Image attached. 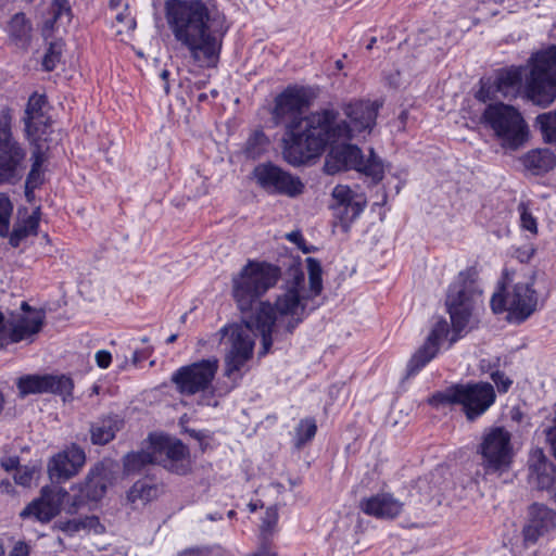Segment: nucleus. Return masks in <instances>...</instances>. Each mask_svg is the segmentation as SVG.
<instances>
[{
    "label": "nucleus",
    "instance_id": "obj_24",
    "mask_svg": "<svg viewBox=\"0 0 556 556\" xmlns=\"http://www.w3.org/2000/svg\"><path fill=\"white\" fill-rule=\"evenodd\" d=\"M529 480L538 489H552L556 482V470L542 448H533L529 456Z\"/></svg>",
    "mask_w": 556,
    "mask_h": 556
},
{
    "label": "nucleus",
    "instance_id": "obj_25",
    "mask_svg": "<svg viewBox=\"0 0 556 556\" xmlns=\"http://www.w3.org/2000/svg\"><path fill=\"white\" fill-rule=\"evenodd\" d=\"M404 504L390 493H379L364 498L359 507L363 513L381 519H393L403 510Z\"/></svg>",
    "mask_w": 556,
    "mask_h": 556
},
{
    "label": "nucleus",
    "instance_id": "obj_46",
    "mask_svg": "<svg viewBox=\"0 0 556 556\" xmlns=\"http://www.w3.org/2000/svg\"><path fill=\"white\" fill-rule=\"evenodd\" d=\"M163 467L173 473L186 475L191 469L189 454L174 460H168V463H164Z\"/></svg>",
    "mask_w": 556,
    "mask_h": 556
},
{
    "label": "nucleus",
    "instance_id": "obj_43",
    "mask_svg": "<svg viewBox=\"0 0 556 556\" xmlns=\"http://www.w3.org/2000/svg\"><path fill=\"white\" fill-rule=\"evenodd\" d=\"M62 52H63V42L62 41L51 42L43 59H42L43 68L48 72L53 71L61 61Z\"/></svg>",
    "mask_w": 556,
    "mask_h": 556
},
{
    "label": "nucleus",
    "instance_id": "obj_28",
    "mask_svg": "<svg viewBox=\"0 0 556 556\" xmlns=\"http://www.w3.org/2000/svg\"><path fill=\"white\" fill-rule=\"evenodd\" d=\"M122 427V420L117 416H108L91 426V441L93 444L103 445L115 438Z\"/></svg>",
    "mask_w": 556,
    "mask_h": 556
},
{
    "label": "nucleus",
    "instance_id": "obj_29",
    "mask_svg": "<svg viewBox=\"0 0 556 556\" xmlns=\"http://www.w3.org/2000/svg\"><path fill=\"white\" fill-rule=\"evenodd\" d=\"M31 151V167L27 175L25 188L27 193L34 192L43 182V174L41 167L46 161V150L43 143L30 144Z\"/></svg>",
    "mask_w": 556,
    "mask_h": 556
},
{
    "label": "nucleus",
    "instance_id": "obj_52",
    "mask_svg": "<svg viewBox=\"0 0 556 556\" xmlns=\"http://www.w3.org/2000/svg\"><path fill=\"white\" fill-rule=\"evenodd\" d=\"M96 363L100 368H108L112 362V355L106 350H100L96 353Z\"/></svg>",
    "mask_w": 556,
    "mask_h": 556
},
{
    "label": "nucleus",
    "instance_id": "obj_37",
    "mask_svg": "<svg viewBox=\"0 0 556 556\" xmlns=\"http://www.w3.org/2000/svg\"><path fill=\"white\" fill-rule=\"evenodd\" d=\"M73 388L74 383L70 377L47 375V392L59 394L64 401L72 397Z\"/></svg>",
    "mask_w": 556,
    "mask_h": 556
},
{
    "label": "nucleus",
    "instance_id": "obj_9",
    "mask_svg": "<svg viewBox=\"0 0 556 556\" xmlns=\"http://www.w3.org/2000/svg\"><path fill=\"white\" fill-rule=\"evenodd\" d=\"M511 433L505 427L486 428L481 437L477 453L481 456V467L485 475H503L511 468L515 452Z\"/></svg>",
    "mask_w": 556,
    "mask_h": 556
},
{
    "label": "nucleus",
    "instance_id": "obj_55",
    "mask_svg": "<svg viewBox=\"0 0 556 556\" xmlns=\"http://www.w3.org/2000/svg\"><path fill=\"white\" fill-rule=\"evenodd\" d=\"M1 466L7 470H17L20 468L18 466V458L17 457H8L1 462Z\"/></svg>",
    "mask_w": 556,
    "mask_h": 556
},
{
    "label": "nucleus",
    "instance_id": "obj_11",
    "mask_svg": "<svg viewBox=\"0 0 556 556\" xmlns=\"http://www.w3.org/2000/svg\"><path fill=\"white\" fill-rule=\"evenodd\" d=\"M9 109L0 111V185L14 184L26 169L27 150L12 134Z\"/></svg>",
    "mask_w": 556,
    "mask_h": 556
},
{
    "label": "nucleus",
    "instance_id": "obj_18",
    "mask_svg": "<svg viewBox=\"0 0 556 556\" xmlns=\"http://www.w3.org/2000/svg\"><path fill=\"white\" fill-rule=\"evenodd\" d=\"M48 101L45 94L34 93L29 97L25 112V137L30 144L43 143L51 130V118L47 113Z\"/></svg>",
    "mask_w": 556,
    "mask_h": 556
},
{
    "label": "nucleus",
    "instance_id": "obj_14",
    "mask_svg": "<svg viewBox=\"0 0 556 556\" xmlns=\"http://www.w3.org/2000/svg\"><path fill=\"white\" fill-rule=\"evenodd\" d=\"M379 106L376 101L371 102L369 100H359L349 103L344 109V113L350 121L349 123L339 121V114L334 111L331 130H337V128L341 129L343 127L344 131H342V134L333 131V136L331 135L329 138L328 144L340 140H350L365 132L369 134L376 124Z\"/></svg>",
    "mask_w": 556,
    "mask_h": 556
},
{
    "label": "nucleus",
    "instance_id": "obj_54",
    "mask_svg": "<svg viewBox=\"0 0 556 556\" xmlns=\"http://www.w3.org/2000/svg\"><path fill=\"white\" fill-rule=\"evenodd\" d=\"M28 546L24 542H17L10 552L9 556H28Z\"/></svg>",
    "mask_w": 556,
    "mask_h": 556
},
{
    "label": "nucleus",
    "instance_id": "obj_50",
    "mask_svg": "<svg viewBox=\"0 0 556 556\" xmlns=\"http://www.w3.org/2000/svg\"><path fill=\"white\" fill-rule=\"evenodd\" d=\"M491 378L492 380L494 381V383L496 384L498 391L501 392H506L510 384H511V380L508 379L503 372L501 371H494L492 375H491Z\"/></svg>",
    "mask_w": 556,
    "mask_h": 556
},
{
    "label": "nucleus",
    "instance_id": "obj_62",
    "mask_svg": "<svg viewBox=\"0 0 556 556\" xmlns=\"http://www.w3.org/2000/svg\"><path fill=\"white\" fill-rule=\"evenodd\" d=\"M336 68L342 70L343 68V62L341 60L336 61Z\"/></svg>",
    "mask_w": 556,
    "mask_h": 556
},
{
    "label": "nucleus",
    "instance_id": "obj_38",
    "mask_svg": "<svg viewBox=\"0 0 556 556\" xmlns=\"http://www.w3.org/2000/svg\"><path fill=\"white\" fill-rule=\"evenodd\" d=\"M317 432V425L313 418H305L300 420L295 428L294 433V445L296 448L303 447L309 442Z\"/></svg>",
    "mask_w": 556,
    "mask_h": 556
},
{
    "label": "nucleus",
    "instance_id": "obj_47",
    "mask_svg": "<svg viewBox=\"0 0 556 556\" xmlns=\"http://www.w3.org/2000/svg\"><path fill=\"white\" fill-rule=\"evenodd\" d=\"M34 473H35L34 467L22 466V467L17 468L13 478H14L15 483L23 485V486H29L33 481Z\"/></svg>",
    "mask_w": 556,
    "mask_h": 556
},
{
    "label": "nucleus",
    "instance_id": "obj_61",
    "mask_svg": "<svg viewBox=\"0 0 556 556\" xmlns=\"http://www.w3.org/2000/svg\"><path fill=\"white\" fill-rule=\"evenodd\" d=\"M176 339H177V334H170V336L167 338L166 342H167V343H174V342L176 341Z\"/></svg>",
    "mask_w": 556,
    "mask_h": 556
},
{
    "label": "nucleus",
    "instance_id": "obj_33",
    "mask_svg": "<svg viewBox=\"0 0 556 556\" xmlns=\"http://www.w3.org/2000/svg\"><path fill=\"white\" fill-rule=\"evenodd\" d=\"M188 448L180 441H173L167 437L160 435V463L162 466L168 460H174L188 455Z\"/></svg>",
    "mask_w": 556,
    "mask_h": 556
},
{
    "label": "nucleus",
    "instance_id": "obj_5",
    "mask_svg": "<svg viewBox=\"0 0 556 556\" xmlns=\"http://www.w3.org/2000/svg\"><path fill=\"white\" fill-rule=\"evenodd\" d=\"M279 277V267L266 262L248 261L231 279L232 296L240 312L249 313L253 305L277 283Z\"/></svg>",
    "mask_w": 556,
    "mask_h": 556
},
{
    "label": "nucleus",
    "instance_id": "obj_4",
    "mask_svg": "<svg viewBox=\"0 0 556 556\" xmlns=\"http://www.w3.org/2000/svg\"><path fill=\"white\" fill-rule=\"evenodd\" d=\"M533 285V277L518 279L515 273L505 269L490 301L492 311L495 314L507 312L510 323L526 321L539 306V295Z\"/></svg>",
    "mask_w": 556,
    "mask_h": 556
},
{
    "label": "nucleus",
    "instance_id": "obj_23",
    "mask_svg": "<svg viewBox=\"0 0 556 556\" xmlns=\"http://www.w3.org/2000/svg\"><path fill=\"white\" fill-rule=\"evenodd\" d=\"M448 334V324L441 318L435 323L425 344L412 356L407 365L408 375H415L438 353L440 342Z\"/></svg>",
    "mask_w": 556,
    "mask_h": 556
},
{
    "label": "nucleus",
    "instance_id": "obj_59",
    "mask_svg": "<svg viewBox=\"0 0 556 556\" xmlns=\"http://www.w3.org/2000/svg\"><path fill=\"white\" fill-rule=\"evenodd\" d=\"M220 519H223L222 514H219V513H211V514H207L204 519H200L199 521L200 522H203L204 520L217 521V520H220Z\"/></svg>",
    "mask_w": 556,
    "mask_h": 556
},
{
    "label": "nucleus",
    "instance_id": "obj_6",
    "mask_svg": "<svg viewBox=\"0 0 556 556\" xmlns=\"http://www.w3.org/2000/svg\"><path fill=\"white\" fill-rule=\"evenodd\" d=\"M501 147L516 151L529 140V127L521 113L513 105L496 101L490 103L481 116Z\"/></svg>",
    "mask_w": 556,
    "mask_h": 556
},
{
    "label": "nucleus",
    "instance_id": "obj_45",
    "mask_svg": "<svg viewBox=\"0 0 556 556\" xmlns=\"http://www.w3.org/2000/svg\"><path fill=\"white\" fill-rule=\"evenodd\" d=\"M177 556H232L220 546L212 547H190L180 552Z\"/></svg>",
    "mask_w": 556,
    "mask_h": 556
},
{
    "label": "nucleus",
    "instance_id": "obj_44",
    "mask_svg": "<svg viewBox=\"0 0 556 556\" xmlns=\"http://www.w3.org/2000/svg\"><path fill=\"white\" fill-rule=\"evenodd\" d=\"M518 212L520 214V227L522 230L529 231L532 236L538 235V222L533 214L530 212L525 202L518 204Z\"/></svg>",
    "mask_w": 556,
    "mask_h": 556
},
{
    "label": "nucleus",
    "instance_id": "obj_21",
    "mask_svg": "<svg viewBox=\"0 0 556 556\" xmlns=\"http://www.w3.org/2000/svg\"><path fill=\"white\" fill-rule=\"evenodd\" d=\"M85 463V451L77 444H72L50 459L48 472L51 479L68 480L79 472Z\"/></svg>",
    "mask_w": 556,
    "mask_h": 556
},
{
    "label": "nucleus",
    "instance_id": "obj_35",
    "mask_svg": "<svg viewBox=\"0 0 556 556\" xmlns=\"http://www.w3.org/2000/svg\"><path fill=\"white\" fill-rule=\"evenodd\" d=\"M529 520L534 521L539 530L545 533L555 526V514L544 505L534 504L530 507Z\"/></svg>",
    "mask_w": 556,
    "mask_h": 556
},
{
    "label": "nucleus",
    "instance_id": "obj_26",
    "mask_svg": "<svg viewBox=\"0 0 556 556\" xmlns=\"http://www.w3.org/2000/svg\"><path fill=\"white\" fill-rule=\"evenodd\" d=\"M160 463V434L149 437V445L140 452L129 453L124 458V468L128 473L140 472L148 464Z\"/></svg>",
    "mask_w": 556,
    "mask_h": 556
},
{
    "label": "nucleus",
    "instance_id": "obj_36",
    "mask_svg": "<svg viewBox=\"0 0 556 556\" xmlns=\"http://www.w3.org/2000/svg\"><path fill=\"white\" fill-rule=\"evenodd\" d=\"M17 388L22 396L36 393H47V375H27L17 381Z\"/></svg>",
    "mask_w": 556,
    "mask_h": 556
},
{
    "label": "nucleus",
    "instance_id": "obj_34",
    "mask_svg": "<svg viewBox=\"0 0 556 556\" xmlns=\"http://www.w3.org/2000/svg\"><path fill=\"white\" fill-rule=\"evenodd\" d=\"M534 126L540 130L545 143L556 144V109L539 114Z\"/></svg>",
    "mask_w": 556,
    "mask_h": 556
},
{
    "label": "nucleus",
    "instance_id": "obj_16",
    "mask_svg": "<svg viewBox=\"0 0 556 556\" xmlns=\"http://www.w3.org/2000/svg\"><path fill=\"white\" fill-rule=\"evenodd\" d=\"M71 495L64 488L58 485L43 486L41 496L30 502L20 514L22 519H34L42 523L53 519L63 506L66 507L72 503Z\"/></svg>",
    "mask_w": 556,
    "mask_h": 556
},
{
    "label": "nucleus",
    "instance_id": "obj_7",
    "mask_svg": "<svg viewBox=\"0 0 556 556\" xmlns=\"http://www.w3.org/2000/svg\"><path fill=\"white\" fill-rule=\"evenodd\" d=\"M494 388L489 382L454 384L434 393L428 402L432 406L460 405L469 421L482 416L495 402Z\"/></svg>",
    "mask_w": 556,
    "mask_h": 556
},
{
    "label": "nucleus",
    "instance_id": "obj_22",
    "mask_svg": "<svg viewBox=\"0 0 556 556\" xmlns=\"http://www.w3.org/2000/svg\"><path fill=\"white\" fill-rule=\"evenodd\" d=\"M521 83V75L516 70H506L498 73L495 81L489 84L481 83V87L476 97L479 101L486 102L502 98L515 97L518 93Z\"/></svg>",
    "mask_w": 556,
    "mask_h": 556
},
{
    "label": "nucleus",
    "instance_id": "obj_42",
    "mask_svg": "<svg viewBox=\"0 0 556 556\" xmlns=\"http://www.w3.org/2000/svg\"><path fill=\"white\" fill-rule=\"evenodd\" d=\"M13 211V204L9 197L0 193V236L7 237L10 231V219Z\"/></svg>",
    "mask_w": 556,
    "mask_h": 556
},
{
    "label": "nucleus",
    "instance_id": "obj_3",
    "mask_svg": "<svg viewBox=\"0 0 556 556\" xmlns=\"http://www.w3.org/2000/svg\"><path fill=\"white\" fill-rule=\"evenodd\" d=\"M164 13L175 41L202 68L219 61L225 28L214 0H166Z\"/></svg>",
    "mask_w": 556,
    "mask_h": 556
},
{
    "label": "nucleus",
    "instance_id": "obj_13",
    "mask_svg": "<svg viewBox=\"0 0 556 556\" xmlns=\"http://www.w3.org/2000/svg\"><path fill=\"white\" fill-rule=\"evenodd\" d=\"M527 83L528 97L538 105H548L556 98V46L538 52Z\"/></svg>",
    "mask_w": 556,
    "mask_h": 556
},
{
    "label": "nucleus",
    "instance_id": "obj_49",
    "mask_svg": "<svg viewBox=\"0 0 556 556\" xmlns=\"http://www.w3.org/2000/svg\"><path fill=\"white\" fill-rule=\"evenodd\" d=\"M523 539L527 544H534L541 535L544 533L539 530L535 526L534 521H528V523L523 528Z\"/></svg>",
    "mask_w": 556,
    "mask_h": 556
},
{
    "label": "nucleus",
    "instance_id": "obj_58",
    "mask_svg": "<svg viewBox=\"0 0 556 556\" xmlns=\"http://www.w3.org/2000/svg\"><path fill=\"white\" fill-rule=\"evenodd\" d=\"M147 358L144 352L135 351L132 354V364L136 366Z\"/></svg>",
    "mask_w": 556,
    "mask_h": 556
},
{
    "label": "nucleus",
    "instance_id": "obj_64",
    "mask_svg": "<svg viewBox=\"0 0 556 556\" xmlns=\"http://www.w3.org/2000/svg\"><path fill=\"white\" fill-rule=\"evenodd\" d=\"M375 42H376V38H371L370 42L367 46V49H371Z\"/></svg>",
    "mask_w": 556,
    "mask_h": 556
},
{
    "label": "nucleus",
    "instance_id": "obj_53",
    "mask_svg": "<svg viewBox=\"0 0 556 556\" xmlns=\"http://www.w3.org/2000/svg\"><path fill=\"white\" fill-rule=\"evenodd\" d=\"M4 315L0 312V349L9 343Z\"/></svg>",
    "mask_w": 556,
    "mask_h": 556
},
{
    "label": "nucleus",
    "instance_id": "obj_10",
    "mask_svg": "<svg viewBox=\"0 0 556 556\" xmlns=\"http://www.w3.org/2000/svg\"><path fill=\"white\" fill-rule=\"evenodd\" d=\"M217 370L218 359L212 357L181 366L172 375L170 380L179 394L190 396L202 393L200 404L215 407L218 402L214 399L213 392L207 395V391Z\"/></svg>",
    "mask_w": 556,
    "mask_h": 556
},
{
    "label": "nucleus",
    "instance_id": "obj_17",
    "mask_svg": "<svg viewBox=\"0 0 556 556\" xmlns=\"http://www.w3.org/2000/svg\"><path fill=\"white\" fill-rule=\"evenodd\" d=\"M45 320L46 312L43 309L31 307L27 302H22L20 309L12 313L5 321L9 341L12 343L33 342L41 331Z\"/></svg>",
    "mask_w": 556,
    "mask_h": 556
},
{
    "label": "nucleus",
    "instance_id": "obj_19",
    "mask_svg": "<svg viewBox=\"0 0 556 556\" xmlns=\"http://www.w3.org/2000/svg\"><path fill=\"white\" fill-rule=\"evenodd\" d=\"M108 488V479L103 465L94 466L88 473L84 483L71 488L73 492L72 503L66 507L67 514H76L89 502L101 500Z\"/></svg>",
    "mask_w": 556,
    "mask_h": 556
},
{
    "label": "nucleus",
    "instance_id": "obj_1",
    "mask_svg": "<svg viewBox=\"0 0 556 556\" xmlns=\"http://www.w3.org/2000/svg\"><path fill=\"white\" fill-rule=\"evenodd\" d=\"M308 286L304 273L290 268L282 292L275 305L260 303L254 313L244 316L241 324H232L219 330L225 345V375L237 381L248 371V363L253 356L255 331L262 337L261 355L269 352L273 334L281 330L291 333L316 308L315 299L323 291V268L318 260L306 258Z\"/></svg>",
    "mask_w": 556,
    "mask_h": 556
},
{
    "label": "nucleus",
    "instance_id": "obj_51",
    "mask_svg": "<svg viewBox=\"0 0 556 556\" xmlns=\"http://www.w3.org/2000/svg\"><path fill=\"white\" fill-rule=\"evenodd\" d=\"M535 249L533 245H527L523 248H518L515 252V256L521 262L527 263L529 262L532 256L534 255Z\"/></svg>",
    "mask_w": 556,
    "mask_h": 556
},
{
    "label": "nucleus",
    "instance_id": "obj_60",
    "mask_svg": "<svg viewBox=\"0 0 556 556\" xmlns=\"http://www.w3.org/2000/svg\"><path fill=\"white\" fill-rule=\"evenodd\" d=\"M287 238L290 241L295 242L299 238H301V235L299 232H291V233L287 235Z\"/></svg>",
    "mask_w": 556,
    "mask_h": 556
},
{
    "label": "nucleus",
    "instance_id": "obj_48",
    "mask_svg": "<svg viewBox=\"0 0 556 556\" xmlns=\"http://www.w3.org/2000/svg\"><path fill=\"white\" fill-rule=\"evenodd\" d=\"M278 521V510L276 507H268L262 521V533H270Z\"/></svg>",
    "mask_w": 556,
    "mask_h": 556
},
{
    "label": "nucleus",
    "instance_id": "obj_63",
    "mask_svg": "<svg viewBox=\"0 0 556 556\" xmlns=\"http://www.w3.org/2000/svg\"><path fill=\"white\" fill-rule=\"evenodd\" d=\"M249 508H250L251 511H255L257 509V504L250 503L249 504Z\"/></svg>",
    "mask_w": 556,
    "mask_h": 556
},
{
    "label": "nucleus",
    "instance_id": "obj_20",
    "mask_svg": "<svg viewBox=\"0 0 556 556\" xmlns=\"http://www.w3.org/2000/svg\"><path fill=\"white\" fill-rule=\"evenodd\" d=\"M331 210L333 215L348 227L359 216L366 205V198L363 193L354 191L346 185H338L331 192Z\"/></svg>",
    "mask_w": 556,
    "mask_h": 556
},
{
    "label": "nucleus",
    "instance_id": "obj_57",
    "mask_svg": "<svg viewBox=\"0 0 556 556\" xmlns=\"http://www.w3.org/2000/svg\"><path fill=\"white\" fill-rule=\"evenodd\" d=\"M161 79L164 81V91L165 93H169V84H168V77L169 72L167 70H163L160 75Z\"/></svg>",
    "mask_w": 556,
    "mask_h": 556
},
{
    "label": "nucleus",
    "instance_id": "obj_8",
    "mask_svg": "<svg viewBox=\"0 0 556 556\" xmlns=\"http://www.w3.org/2000/svg\"><path fill=\"white\" fill-rule=\"evenodd\" d=\"M482 303V289L477 280V271L472 268L460 271L446 298L447 312L456 334L467 328L472 313Z\"/></svg>",
    "mask_w": 556,
    "mask_h": 556
},
{
    "label": "nucleus",
    "instance_id": "obj_56",
    "mask_svg": "<svg viewBox=\"0 0 556 556\" xmlns=\"http://www.w3.org/2000/svg\"><path fill=\"white\" fill-rule=\"evenodd\" d=\"M250 556H277L276 552L271 551L269 546L262 545L255 553Z\"/></svg>",
    "mask_w": 556,
    "mask_h": 556
},
{
    "label": "nucleus",
    "instance_id": "obj_39",
    "mask_svg": "<svg viewBox=\"0 0 556 556\" xmlns=\"http://www.w3.org/2000/svg\"><path fill=\"white\" fill-rule=\"evenodd\" d=\"M156 495V488L148 484L146 481H137L130 488L128 492V500L132 503L137 501H141L142 503H147L151 501Z\"/></svg>",
    "mask_w": 556,
    "mask_h": 556
},
{
    "label": "nucleus",
    "instance_id": "obj_31",
    "mask_svg": "<svg viewBox=\"0 0 556 556\" xmlns=\"http://www.w3.org/2000/svg\"><path fill=\"white\" fill-rule=\"evenodd\" d=\"M51 18L45 22V30L65 28L72 21V9L67 0H53L51 3Z\"/></svg>",
    "mask_w": 556,
    "mask_h": 556
},
{
    "label": "nucleus",
    "instance_id": "obj_30",
    "mask_svg": "<svg viewBox=\"0 0 556 556\" xmlns=\"http://www.w3.org/2000/svg\"><path fill=\"white\" fill-rule=\"evenodd\" d=\"M40 220L39 208L35 210L25 219L18 222L10 235L9 242L13 248H17L20 243L30 235H36Z\"/></svg>",
    "mask_w": 556,
    "mask_h": 556
},
{
    "label": "nucleus",
    "instance_id": "obj_27",
    "mask_svg": "<svg viewBox=\"0 0 556 556\" xmlns=\"http://www.w3.org/2000/svg\"><path fill=\"white\" fill-rule=\"evenodd\" d=\"M523 167L533 175H543L556 166V154L547 148L532 149L521 157Z\"/></svg>",
    "mask_w": 556,
    "mask_h": 556
},
{
    "label": "nucleus",
    "instance_id": "obj_32",
    "mask_svg": "<svg viewBox=\"0 0 556 556\" xmlns=\"http://www.w3.org/2000/svg\"><path fill=\"white\" fill-rule=\"evenodd\" d=\"M8 31L11 40L21 48H25L30 39L31 26L25 14L16 13L10 21Z\"/></svg>",
    "mask_w": 556,
    "mask_h": 556
},
{
    "label": "nucleus",
    "instance_id": "obj_15",
    "mask_svg": "<svg viewBox=\"0 0 556 556\" xmlns=\"http://www.w3.org/2000/svg\"><path fill=\"white\" fill-rule=\"evenodd\" d=\"M253 177L257 185L268 193L294 198L304 191V184L298 176H293L269 162L258 164L253 170Z\"/></svg>",
    "mask_w": 556,
    "mask_h": 556
},
{
    "label": "nucleus",
    "instance_id": "obj_41",
    "mask_svg": "<svg viewBox=\"0 0 556 556\" xmlns=\"http://www.w3.org/2000/svg\"><path fill=\"white\" fill-rule=\"evenodd\" d=\"M268 139L263 131H255L247 141V153L255 159L258 157L267 148Z\"/></svg>",
    "mask_w": 556,
    "mask_h": 556
},
{
    "label": "nucleus",
    "instance_id": "obj_40",
    "mask_svg": "<svg viewBox=\"0 0 556 556\" xmlns=\"http://www.w3.org/2000/svg\"><path fill=\"white\" fill-rule=\"evenodd\" d=\"M99 525V519L96 516H86L84 518H76L67 520L62 523L61 530L68 534H74L85 529H92Z\"/></svg>",
    "mask_w": 556,
    "mask_h": 556
},
{
    "label": "nucleus",
    "instance_id": "obj_12",
    "mask_svg": "<svg viewBox=\"0 0 556 556\" xmlns=\"http://www.w3.org/2000/svg\"><path fill=\"white\" fill-rule=\"evenodd\" d=\"M350 169H355L376 182L383 177V165L372 151L365 161L362 150L356 146L346 143L332 146L325 159V173L334 175Z\"/></svg>",
    "mask_w": 556,
    "mask_h": 556
},
{
    "label": "nucleus",
    "instance_id": "obj_2",
    "mask_svg": "<svg viewBox=\"0 0 556 556\" xmlns=\"http://www.w3.org/2000/svg\"><path fill=\"white\" fill-rule=\"evenodd\" d=\"M313 93L308 87L288 86L275 99L273 119L276 125L286 123L282 155L287 163L300 166L319 156L333 136L331 123L333 109H323L302 117L309 106ZM344 128H337L342 134Z\"/></svg>",
    "mask_w": 556,
    "mask_h": 556
}]
</instances>
